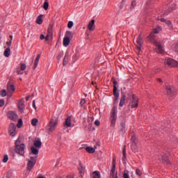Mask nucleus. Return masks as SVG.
<instances>
[{
	"label": "nucleus",
	"instance_id": "f257e3e1",
	"mask_svg": "<svg viewBox=\"0 0 178 178\" xmlns=\"http://www.w3.org/2000/svg\"><path fill=\"white\" fill-rule=\"evenodd\" d=\"M149 39L150 42L156 47L157 52L159 54H163V47L162 46V44H161V42H159L155 40V33L154 32H152L150 33V35H149Z\"/></svg>",
	"mask_w": 178,
	"mask_h": 178
},
{
	"label": "nucleus",
	"instance_id": "f03ea898",
	"mask_svg": "<svg viewBox=\"0 0 178 178\" xmlns=\"http://www.w3.org/2000/svg\"><path fill=\"white\" fill-rule=\"evenodd\" d=\"M25 149H26V146L24 145V144L22 143V142L20 141V138H18L15 141V152L21 155V156H24Z\"/></svg>",
	"mask_w": 178,
	"mask_h": 178
},
{
	"label": "nucleus",
	"instance_id": "7ed1b4c3",
	"mask_svg": "<svg viewBox=\"0 0 178 178\" xmlns=\"http://www.w3.org/2000/svg\"><path fill=\"white\" fill-rule=\"evenodd\" d=\"M118 119V107L114 106L111 111L110 121L112 127H115L116 120Z\"/></svg>",
	"mask_w": 178,
	"mask_h": 178
},
{
	"label": "nucleus",
	"instance_id": "20e7f679",
	"mask_svg": "<svg viewBox=\"0 0 178 178\" xmlns=\"http://www.w3.org/2000/svg\"><path fill=\"white\" fill-rule=\"evenodd\" d=\"M56 126H58V120L56 118H52L47 126V133L51 134L56 129Z\"/></svg>",
	"mask_w": 178,
	"mask_h": 178
},
{
	"label": "nucleus",
	"instance_id": "39448f33",
	"mask_svg": "<svg viewBox=\"0 0 178 178\" xmlns=\"http://www.w3.org/2000/svg\"><path fill=\"white\" fill-rule=\"evenodd\" d=\"M35 162H37V156H31L30 159L28 160V163H27L28 170H31V169L34 168L35 165Z\"/></svg>",
	"mask_w": 178,
	"mask_h": 178
},
{
	"label": "nucleus",
	"instance_id": "423d86ee",
	"mask_svg": "<svg viewBox=\"0 0 178 178\" xmlns=\"http://www.w3.org/2000/svg\"><path fill=\"white\" fill-rule=\"evenodd\" d=\"M165 88L167 92V95H170V97H172V95H175V94H176V92L177 91L174 86L170 85H165Z\"/></svg>",
	"mask_w": 178,
	"mask_h": 178
},
{
	"label": "nucleus",
	"instance_id": "0eeeda50",
	"mask_svg": "<svg viewBox=\"0 0 178 178\" xmlns=\"http://www.w3.org/2000/svg\"><path fill=\"white\" fill-rule=\"evenodd\" d=\"M164 63L165 65H168V66H172V67L177 66V67H178V62L175 60L173 58H165L164 60Z\"/></svg>",
	"mask_w": 178,
	"mask_h": 178
},
{
	"label": "nucleus",
	"instance_id": "6e6552de",
	"mask_svg": "<svg viewBox=\"0 0 178 178\" xmlns=\"http://www.w3.org/2000/svg\"><path fill=\"white\" fill-rule=\"evenodd\" d=\"M129 106L131 108V109L138 106V98H137L134 95H132V101L131 103H129Z\"/></svg>",
	"mask_w": 178,
	"mask_h": 178
},
{
	"label": "nucleus",
	"instance_id": "1a4fd4ad",
	"mask_svg": "<svg viewBox=\"0 0 178 178\" xmlns=\"http://www.w3.org/2000/svg\"><path fill=\"white\" fill-rule=\"evenodd\" d=\"M8 132L10 136H12V137H15V136H16V125H15V124H10Z\"/></svg>",
	"mask_w": 178,
	"mask_h": 178
},
{
	"label": "nucleus",
	"instance_id": "9d476101",
	"mask_svg": "<svg viewBox=\"0 0 178 178\" xmlns=\"http://www.w3.org/2000/svg\"><path fill=\"white\" fill-rule=\"evenodd\" d=\"M8 118L10 120H13V122H16V120H17V118H19V116L17 115V114L16 113H15L13 111H8Z\"/></svg>",
	"mask_w": 178,
	"mask_h": 178
},
{
	"label": "nucleus",
	"instance_id": "9b49d317",
	"mask_svg": "<svg viewBox=\"0 0 178 178\" xmlns=\"http://www.w3.org/2000/svg\"><path fill=\"white\" fill-rule=\"evenodd\" d=\"M161 161L165 165H170V161H169V158L168 157V154L163 153L161 155Z\"/></svg>",
	"mask_w": 178,
	"mask_h": 178
},
{
	"label": "nucleus",
	"instance_id": "f8f14e48",
	"mask_svg": "<svg viewBox=\"0 0 178 178\" xmlns=\"http://www.w3.org/2000/svg\"><path fill=\"white\" fill-rule=\"evenodd\" d=\"M136 47L138 49L139 51H141V45H143V38L141 37V35H139L137 40H136Z\"/></svg>",
	"mask_w": 178,
	"mask_h": 178
},
{
	"label": "nucleus",
	"instance_id": "ddd939ff",
	"mask_svg": "<svg viewBox=\"0 0 178 178\" xmlns=\"http://www.w3.org/2000/svg\"><path fill=\"white\" fill-rule=\"evenodd\" d=\"M18 108L19 109L21 113H24V100H19V102H18Z\"/></svg>",
	"mask_w": 178,
	"mask_h": 178
},
{
	"label": "nucleus",
	"instance_id": "4468645a",
	"mask_svg": "<svg viewBox=\"0 0 178 178\" xmlns=\"http://www.w3.org/2000/svg\"><path fill=\"white\" fill-rule=\"evenodd\" d=\"M38 152H39L38 149H36L35 147L32 146L31 147V152L29 154L30 158H31V156H33V155H38Z\"/></svg>",
	"mask_w": 178,
	"mask_h": 178
},
{
	"label": "nucleus",
	"instance_id": "2eb2a0df",
	"mask_svg": "<svg viewBox=\"0 0 178 178\" xmlns=\"http://www.w3.org/2000/svg\"><path fill=\"white\" fill-rule=\"evenodd\" d=\"M159 20H160V22H161V23H165V24H167V26H168V27H170V29L173 28V24H172V22H170V20H166L164 18H160V19H159Z\"/></svg>",
	"mask_w": 178,
	"mask_h": 178
},
{
	"label": "nucleus",
	"instance_id": "dca6fc26",
	"mask_svg": "<svg viewBox=\"0 0 178 178\" xmlns=\"http://www.w3.org/2000/svg\"><path fill=\"white\" fill-rule=\"evenodd\" d=\"M95 21L92 19L91 22H89L88 25V29L90 30V31H94L95 30Z\"/></svg>",
	"mask_w": 178,
	"mask_h": 178
},
{
	"label": "nucleus",
	"instance_id": "f3484780",
	"mask_svg": "<svg viewBox=\"0 0 178 178\" xmlns=\"http://www.w3.org/2000/svg\"><path fill=\"white\" fill-rule=\"evenodd\" d=\"M7 90L8 92H10V94H12L13 92H15V86L9 82L7 85Z\"/></svg>",
	"mask_w": 178,
	"mask_h": 178
},
{
	"label": "nucleus",
	"instance_id": "a211bd4d",
	"mask_svg": "<svg viewBox=\"0 0 178 178\" xmlns=\"http://www.w3.org/2000/svg\"><path fill=\"white\" fill-rule=\"evenodd\" d=\"M64 127H72V118L68 117L65 123H64Z\"/></svg>",
	"mask_w": 178,
	"mask_h": 178
},
{
	"label": "nucleus",
	"instance_id": "6ab92c4d",
	"mask_svg": "<svg viewBox=\"0 0 178 178\" xmlns=\"http://www.w3.org/2000/svg\"><path fill=\"white\" fill-rule=\"evenodd\" d=\"M125 102H126V95H122L120 102V104H119V107L122 108V106H123L124 105Z\"/></svg>",
	"mask_w": 178,
	"mask_h": 178
},
{
	"label": "nucleus",
	"instance_id": "aec40b11",
	"mask_svg": "<svg viewBox=\"0 0 178 178\" xmlns=\"http://www.w3.org/2000/svg\"><path fill=\"white\" fill-rule=\"evenodd\" d=\"M40 58H41V55L38 54L34 61V65L33 67V70L37 69V66H38V62H40Z\"/></svg>",
	"mask_w": 178,
	"mask_h": 178
},
{
	"label": "nucleus",
	"instance_id": "412c9836",
	"mask_svg": "<svg viewBox=\"0 0 178 178\" xmlns=\"http://www.w3.org/2000/svg\"><path fill=\"white\" fill-rule=\"evenodd\" d=\"M69 44H70V38L65 37L63 41V46L68 47Z\"/></svg>",
	"mask_w": 178,
	"mask_h": 178
},
{
	"label": "nucleus",
	"instance_id": "4be33fe9",
	"mask_svg": "<svg viewBox=\"0 0 178 178\" xmlns=\"http://www.w3.org/2000/svg\"><path fill=\"white\" fill-rule=\"evenodd\" d=\"M115 159H113V168L111 169L110 176H112V175H115V172L116 170V164H115Z\"/></svg>",
	"mask_w": 178,
	"mask_h": 178
},
{
	"label": "nucleus",
	"instance_id": "5701e85b",
	"mask_svg": "<svg viewBox=\"0 0 178 178\" xmlns=\"http://www.w3.org/2000/svg\"><path fill=\"white\" fill-rule=\"evenodd\" d=\"M34 147L36 148H41V145H42V143H41V140H36L33 143Z\"/></svg>",
	"mask_w": 178,
	"mask_h": 178
},
{
	"label": "nucleus",
	"instance_id": "b1692460",
	"mask_svg": "<svg viewBox=\"0 0 178 178\" xmlns=\"http://www.w3.org/2000/svg\"><path fill=\"white\" fill-rule=\"evenodd\" d=\"M69 62V53H66L63 59V65H67V63Z\"/></svg>",
	"mask_w": 178,
	"mask_h": 178
},
{
	"label": "nucleus",
	"instance_id": "393cba45",
	"mask_svg": "<svg viewBox=\"0 0 178 178\" xmlns=\"http://www.w3.org/2000/svg\"><path fill=\"white\" fill-rule=\"evenodd\" d=\"M9 55H10V47H8L4 51V56L6 58H9Z\"/></svg>",
	"mask_w": 178,
	"mask_h": 178
},
{
	"label": "nucleus",
	"instance_id": "a878e982",
	"mask_svg": "<svg viewBox=\"0 0 178 178\" xmlns=\"http://www.w3.org/2000/svg\"><path fill=\"white\" fill-rule=\"evenodd\" d=\"M125 131H126V124H124V122H122L120 124V132L123 134Z\"/></svg>",
	"mask_w": 178,
	"mask_h": 178
},
{
	"label": "nucleus",
	"instance_id": "bb28decb",
	"mask_svg": "<svg viewBox=\"0 0 178 178\" xmlns=\"http://www.w3.org/2000/svg\"><path fill=\"white\" fill-rule=\"evenodd\" d=\"M86 151H87V152H89V154H94V152H95V149L91 147H87L86 148Z\"/></svg>",
	"mask_w": 178,
	"mask_h": 178
},
{
	"label": "nucleus",
	"instance_id": "cd10ccee",
	"mask_svg": "<svg viewBox=\"0 0 178 178\" xmlns=\"http://www.w3.org/2000/svg\"><path fill=\"white\" fill-rule=\"evenodd\" d=\"M131 149L134 152H137V151H138V147H137V144L136 143H132Z\"/></svg>",
	"mask_w": 178,
	"mask_h": 178
},
{
	"label": "nucleus",
	"instance_id": "c85d7f7f",
	"mask_svg": "<svg viewBox=\"0 0 178 178\" xmlns=\"http://www.w3.org/2000/svg\"><path fill=\"white\" fill-rule=\"evenodd\" d=\"M113 84V91H118V88L116 86H118V81L115 80L114 78L112 79Z\"/></svg>",
	"mask_w": 178,
	"mask_h": 178
},
{
	"label": "nucleus",
	"instance_id": "c756f323",
	"mask_svg": "<svg viewBox=\"0 0 178 178\" xmlns=\"http://www.w3.org/2000/svg\"><path fill=\"white\" fill-rule=\"evenodd\" d=\"M54 34L52 26H50L47 29V35L52 37Z\"/></svg>",
	"mask_w": 178,
	"mask_h": 178
},
{
	"label": "nucleus",
	"instance_id": "7c9ffc66",
	"mask_svg": "<svg viewBox=\"0 0 178 178\" xmlns=\"http://www.w3.org/2000/svg\"><path fill=\"white\" fill-rule=\"evenodd\" d=\"M38 24H42V15H39L36 19Z\"/></svg>",
	"mask_w": 178,
	"mask_h": 178
},
{
	"label": "nucleus",
	"instance_id": "2f4dec72",
	"mask_svg": "<svg viewBox=\"0 0 178 178\" xmlns=\"http://www.w3.org/2000/svg\"><path fill=\"white\" fill-rule=\"evenodd\" d=\"M113 95L115 97L114 102H116L119 99V92H118V91H113Z\"/></svg>",
	"mask_w": 178,
	"mask_h": 178
},
{
	"label": "nucleus",
	"instance_id": "473e14b6",
	"mask_svg": "<svg viewBox=\"0 0 178 178\" xmlns=\"http://www.w3.org/2000/svg\"><path fill=\"white\" fill-rule=\"evenodd\" d=\"M136 6H137V1H136V0H133L131 4V10H133Z\"/></svg>",
	"mask_w": 178,
	"mask_h": 178
},
{
	"label": "nucleus",
	"instance_id": "72a5a7b5",
	"mask_svg": "<svg viewBox=\"0 0 178 178\" xmlns=\"http://www.w3.org/2000/svg\"><path fill=\"white\" fill-rule=\"evenodd\" d=\"M65 38H73V33L71 31H67L65 33Z\"/></svg>",
	"mask_w": 178,
	"mask_h": 178
},
{
	"label": "nucleus",
	"instance_id": "f704fd0d",
	"mask_svg": "<svg viewBox=\"0 0 178 178\" xmlns=\"http://www.w3.org/2000/svg\"><path fill=\"white\" fill-rule=\"evenodd\" d=\"M92 178H101V175H99V172L98 171H95L93 172V177Z\"/></svg>",
	"mask_w": 178,
	"mask_h": 178
},
{
	"label": "nucleus",
	"instance_id": "c9c22d12",
	"mask_svg": "<svg viewBox=\"0 0 178 178\" xmlns=\"http://www.w3.org/2000/svg\"><path fill=\"white\" fill-rule=\"evenodd\" d=\"M37 123H38V119H37V118L32 119V120H31L32 126H37Z\"/></svg>",
	"mask_w": 178,
	"mask_h": 178
},
{
	"label": "nucleus",
	"instance_id": "e433bc0d",
	"mask_svg": "<svg viewBox=\"0 0 178 178\" xmlns=\"http://www.w3.org/2000/svg\"><path fill=\"white\" fill-rule=\"evenodd\" d=\"M79 170L81 175H83V173H84V168H83V165H81V164H80L79 166Z\"/></svg>",
	"mask_w": 178,
	"mask_h": 178
},
{
	"label": "nucleus",
	"instance_id": "4c0bfd02",
	"mask_svg": "<svg viewBox=\"0 0 178 178\" xmlns=\"http://www.w3.org/2000/svg\"><path fill=\"white\" fill-rule=\"evenodd\" d=\"M49 7V3H48V1H45L43 6L44 10H47Z\"/></svg>",
	"mask_w": 178,
	"mask_h": 178
},
{
	"label": "nucleus",
	"instance_id": "58836bf2",
	"mask_svg": "<svg viewBox=\"0 0 178 178\" xmlns=\"http://www.w3.org/2000/svg\"><path fill=\"white\" fill-rule=\"evenodd\" d=\"M161 31V28L158 27V28H156L153 30V33L154 34H158V33H159Z\"/></svg>",
	"mask_w": 178,
	"mask_h": 178
},
{
	"label": "nucleus",
	"instance_id": "ea45409f",
	"mask_svg": "<svg viewBox=\"0 0 178 178\" xmlns=\"http://www.w3.org/2000/svg\"><path fill=\"white\" fill-rule=\"evenodd\" d=\"M8 160H9V156H8V155H5L3 159V163H6V162H8Z\"/></svg>",
	"mask_w": 178,
	"mask_h": 178
},
{
	"label": "nucleus",
	"instance_id": "a19ab883",
	"mask_svg": "<svg viewBox=\"0 0 178 178\" xmlns=\"http://www.w3.org/2000/svg\"><path fill=\"white\" fill-rule=\"evenodd\" d=\"M1 97H6V90H2L1 91Z\"/></svg>",
	"mask_w": 178,
	"mask_h": 178
},
{
	"label": "nucleus",
	"instance_id": "79ce46f5",
	"mask_svg": "<svg viewBox=\"0 0 178 178\" xmlns=\"http://www.w3.org/2000/svg\"><path fill=\"white\" fill-rule=\"evenodd\" d=\"M67 27L68 29H72V27H73V22L70 21L67 24Z\"/></svg>",
	"mask_w": 178,
	"mask_h": 178
},
{
	"label": "nucleus",
	"instance_id": "37998d69",
	"mask_svg": "<svg viewBox=\"0 0 178 178\" xmlns=\"http://www.w3.org/2000/svg\"><path fill=\"white\" fill-rule=\"evenodd\" d=\"M20 124H23V121L22 120V119H19V120H18V124H17L18 128L22 127V126Z\"/></svg>",
	"mask_w": 178,
	"mask_h": 178
},
{
	"label": "nucleus",
	"instance_id": "c03bdc74",
	"mask_svg": "<svg viewBox=\"0 0 178 178\" xmlns=\"http://www.w3.org/2000/svg\"><path fill=\"white\" fill-rule=\"evenodd\" d=\"M26 64H24V63L21 64V67H20L21 70H22V71L26 70Z\"/></svg>",
	"mask_w": 178,
	"mask_h": 178
},
{
	"label": "nucleus",
	"instance_id": "a18cd8bd",
	"mask_svg": "<svg viewBox=\"0 0 178 178\" xmlns=\"http://www.w3.org/2000/svg\"><path fill=\"white\" fill-rule=\"evenodd\" d=\"M63 57V53L60 52L58 56H57V59L59 60L60 59H62Z\"/></svg>",
	"mask_w": 178,
	"mask_h": 178
},
{
	"label": "nucleus",
	"instance_id": "49530a36",
	"mask_svg": "<svg viewBox=\"0 0 178 178\" xmlns=\"http://www.w3.org/2000/svg\"><path fill=\"white\" fill-rule=\"evenodd\" d=\"M131 140L133 143H136V136L134 134L131 135Z\"/></svg>",
	"mask_w": 178,
	"mask_h": 178
},
{
	"label": "nucleus",
	"instance_id": "de8ad7c7",
	"mask_svg": "<svg viewBox=\"0 0 178 178\" xmlns=\"http://www.w3.org/2000/svg\"><path fill=\"white\" fill-rule=\"evenodd\" d=\"M6 177L12 178V172H8Z\"/></svg>",
	"mask_w": 178,
	"mask_h": 178
},
{
	"label": "nucleus",
	"instance_id": "09e8293b",
	"mask_svg": "<svg viewBox=\"0 0 178 178\" xmlns=\"http://www.w3.org/2000/svg\"><path fill=\"white\" fill-rule=\"evenodd\" d=\"M136 175H138V176H141V175H143V172H141V170H140V169H136Z\"/></svg>",
	"mask_w": 178,
	"mask_h": 178
},
{
	"label": "nucleus",
	"instance_id": "8fccbe9b",
	"mask_svg": "<svg viewBox=\"0 0 178 178\" xmlns=\"http://www.w3.org/2000/svg\"><path fill=\"white\" fill-rule=\"evenodd\" d=\"M5 105V101L3 99L0 100V107L3 106Z\"/></svg>",
	"mask_w": 178,
	"mask_h": 178
},
{
	"label": "nucleus",
	"instance_id": "3c124183",
	"mask_svg": "<svg viewBox=\"0 0 178 178\" xmlns=\"http://www.w3.org/2000/svg\"><path fill=\"white\" fill-rule=\"evenodd\" d=\"M123 177L124 178H130V176L129 175V174L125 172V173H124Z\"/></svg>",
	"mask_w": 178,
	"mask_h": 178
},
{
	"label": "nucleus",
	"instance_id": "603ef678",
	"mask_svg": "<svg viewBox=\"0 0 178 178\" xmlns=\"http://www.w3.org/2000/svg\"><path fill=\"white\" fill-rule=\"evenodd\" d=\"M95 126H99V124H101V122H99V120H95Z\"/></svg>",
	"mask_w": 178,
	"mask_h": 178
},
{
	"label": "nucleus",
	"instance_id": "864d4df0",
	"mask_svg": "<svg viewBox=\"0 0 178 178\" xmlns=\"http://www.w3.org/2000/svg\"><path fill=\"white\" fill-rule=\"evenodd\" d=\"M122 154H123V155H126V146H124V147H123Z\"/></svg>",
	"mask_w": 178,
	"mask_h": 178
},
{
	"label": "nucleus",
	"instance_id": "5fc2aeb1",
	"mask_svg": "<svg viewBox=\"0 0 178 178\" xmlns=\"http://www.w3.org/2000/svg\"><path fill=\"white\" fill-rule=\"evenodd\" d=\"M111 177H112V178H118V172H116V174H113V175H111Z\"/></svg>",
	"mask_w": 178,
	"mask_h": 178
},
{
	"label": "nucleus",
	"instance_id": "6e6d98bb",
	"mask_svg": "<svg viewBox=\"0 0 178 178\" xmlns=\"http://www.w3.org/2000/svg\"><path fill=\"white\" fill-rule=\"evenodd\" d=\"M49 37H52V36L49 35H47L46 37L44 38L45 41H48L49 40Z\"/></svg>",
	"mask_w": 178,
	"mask_h": 178
},
{
	"label": "nucleus",
	"instance_id": "4d7b16f0",
	"mask_svg": "<svg viewBox=\"0 0 178 178\" xmlns=\"http://www.w3.org/2000/svg\"><path fill=\"white\" fill-rule=\"evenodd\" d=\"M6 44L8 45V47H11V45H12V40H10L9 42H7Z\"/></svg>",
	"mask_w": 178,
	"mask_h": 178
},
{
	"label": "nucleus",
	"instance_id": "13d9d810",
	"mask_svg": "<svg viewBox=\"0 0 178 178\" xmlns=\"http://www.w3.org/2000/svg\"><path fill=\"white\" fill-rule=\"evenodd\" d=\"M84 104H86V99H82L80 102L81 105H84Z\"/></svg>",
	"mask_w": 178,
	"mask_h": 178
},
{
	"label": "nucleus",
	"instance_id": "bf43d9fd",
	"mask_svg": "<svg viewBox=\"0 0 178 178\" xmlns=\"http://www.w3.org/2000/svg\"><path fill=\"white\" fill-rule=\"evenodd\" d=\"M17 74H23V71L22 70H17Z\"/></svg>",
	"mask_w": 178,
	"mask_h": 178
},
{
	"label": "nucleus",
	"instance_id": "052dcab7",
	"mask_svg": "<svg viewBox=\"0 0 178 178\" xmlns=\"http://www.w3.org/2000/svg\"><path fill=\"white\" fill-rule=\"evenodd\" d=\"M40 40H45V35L43 34L40 35Z\"/></svg>",
	"mask_w": 178,
	"mask_h": 178
},
{
	"label": "nucleus",
	"instance_id": "680f3d73",
	"mask_svg": "<svg viewBox=\"0 0 178 178\" xmlns=\"http://www.w3.org/2000/svg\"><path fill=\"white\" fill-rule=\"evenodd\" d=\"M33 108H35V109H37V107L35 106V100L33 101Z\"/></svg>",
	"mask_w": 178,
	"mask_h": 178
},
{
	"label": "nucleus",
	"instance_id": "e2e57ef3",
	"mask_svg": "<svg viewBox=\"0 0 178 178\" xmlns=\"http://www.w3.org/2000/svg\"><path fill=\"white\" fill-rule=\"evenodd\" d=\"M175 51L176 52H178V43L175 46Z\"/></svg>",
	"mask_w": 178,
	"mask_h": 178
},
{
	"label": "nucleus",
	"instance_id": "0e129e2a",
	"mask_svg": "<svg viewBox=\"0 0 178 178\" xmlns=\"http://www.w3.org/2000/svg\"><path fill=\"white\" fill-rule=\"evenodd\" d=\"M157 81H158L159 83H163V81H162V80H161L160 78H158V79H157Z\"/></svg>",
	"mask_w": 178,
	"mask_h": 178
},
{
	"label": "nucleus",
	"instance_id": "69168bd1",
	"mask_svg": "<svg viewBox=\"0 0 178 178\" xmlns=\"http://www.w3.org/2000/svg\"><path fill=\"white\" fill-rule=\"evenodd\" d=\"M124 161H126V155H123L122 157V161L124 162Z\"/></svg>",
	"mask_w": 178,
	"mask_h": 178
},
{
	"label": "nucleus",
	"instance_id": "338daca9",
	"mask_svg": "<svg viewBox=\"0 0 178 178\" xmlns=\"http://www.w3.org/2000/svg\"><path fill=\"white\" fill-rule=\"evenodd\" d=\"M37 178H45L44 176H39Z\"/></svg>",
	"mask_w": 178,
	"mask_h": 178
},
{
	"label": "nucleus",
	"instance_id": "774afa93",
	"mask_svg": "<svg viewBox=\"0 0 178 178\" xmlns=\"http://www.w3.org/2000/svg\"><path fill=\"white\" fill-rule=\"evenodd\" d=\"M67 178H73V176L69 175V176L67 177Z\"/></svg>",
	"mask_w": 178,
	"mask_h": 178
}]
</instances>
